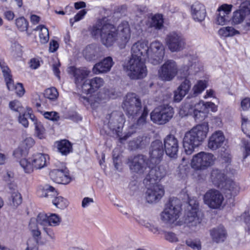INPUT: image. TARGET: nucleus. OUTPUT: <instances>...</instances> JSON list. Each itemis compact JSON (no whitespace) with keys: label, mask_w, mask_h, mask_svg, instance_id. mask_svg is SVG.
I'll return each instance as SVG.
<instances>
[{"label":"nucleus","mask_w":250,"mask_h":250,"mask_svg":"<svg viewBox=\"0 0 250 250\" xmlns=\"http://www.w3.org/2000/svg\"><path fill=\"white\" fill-rule=\"evenodd\" d=\"M100 13L103 17L98 19L96 23L88 28L91 36L95 39L100 37L102 43L106 47L111 46L116 42L120 48H125L131 39V31L129 22L123 21L116 28L110 22V10L103 8Z\"/></svg>","instance_id":"f257e3e1"},{"label":"nucleus","mask_w":250,"mask_h":250,"mask_svg":"<svg viewBox=\"0 0 250 250\" xmlns=\"http://www.w3.org/2000/svg\"><path fill=\"white\" fill-rule=\"evenodd\" d=\"M149 47L145 41H138L131 47V56L124 65V70L127 72L131 79L138 80L146 77L147 70L145 64L146 60L149 62Z\"/></svg>","instance_id":"f03ea898"},{"label":"nucleus","mask_w":250,"mask_h":250,"mask_svg":"<svg viewBox=\"0 0 250 250\" xmlns=\"http://www.w3.org/2000/svg\"><path fill=\"white\" fill-rule=\"evenodd\" d=\"M149 155V164L146 162V159L143 155L129 157L128 159L127 164L131 171L141 174L147 169L149 171L152 168L161 166L166 169L164 166H158L164 155L163 144L161 140H156L152 142Z\"/></svg>","instance_id":"7ed1b4c3"},{"label":"nucleus","mask_w":250,"mask_h":250,"mask_svg":"<svg viewBox=\"0 0 250 250\" xmlns=\"http://www.w3.org/2000/svg\"><path fill=\"white\" fill-rule=\"evenodd\" d=\"M166 172V169L162 166L152 168L144 180V184L147 187L146 199L148 203H156L164 195V188L158 183L165 176Z\"/></svg>","instance_id":"20e7f679"},{"label":"nucleus","mask_w":250,"mask_h":250,"mask_svg":"<svg viewBox=\"0 0 250 250\" xmlns=\"http://www.w3.org/2000/svg\"><path fill=\"white\" fill-rule=\"evenodd\" d=\"M209 127L207 123L199 124L187 132L183 139V147L186 153L191 154L195 148L200 146L206 138Z\"/></svg>","instance_id":"39448f33"},{"label":"nucleus","mask_w":250,"mask_h":250,"mask_svg":"<svg viewBox=\"0 0 250 250\" xmlns=\"http://www.w3.org/2000/svg\"><path fill=\"white\" fill-rule=\"evenodd\" d=\"M210 180L214 186L223 189L225 193L230 194V196H235L239 192L238 184L231 179H227L224 171L213 169L210 172Z\"/></svg>","instance_id":"423d86ee"},{"label":"nucleus","mask_w":250,"mask_h":250,"mask_svg":"<svg viewBox=\"0 0 250 250\" xmlns=\"http://www.w3.org/2000/svg\"><path fill=\"white\" fill-rule=\"evenodd\" d=\"M181 214V208L178 199L176 198H170L161 213V219L164 223L171 225L177 220Z\"/></svg>","instance_id":"0eeeda50"},{"label":"nucleus","mask_w":250,"mask_h":250,"mask_svg":"<svg viewBox=\"0 0 250 250\" xmlns=\"http://www.w3.org/2000/svg\"><path fill=\"white\" fill-rule=\"evenodd\" d=\"M198 211L199 203L196 198H189L186 210L185 222L193 230H195L194 228L199 225L202 221L198 215Z\"/></svg>","instance_id":"6e6552de"},{"label":"nucleus","mask_w":250,"mask_h":250,"mask_svg":"<svg viewBox=\"0 0 250 250\" xmlns=\"http://www.w3.org/2000/svg\"><path fill=\"white\" fill-rule=\"evenodd\" d=\"M122 106L126 114L132 117L137 116L142 108L140 99L134 93L127 94Z\"/></svg>","instance_id":"1a4fd4ad"},{"label":"nucleus","mask_w":250,"mask_h":250,"mask_svg":"<svg viewBox=\"0 0 250 250\" xmlns=\"http://www.w3.org/2000/svg\"><path fill=\"white\" fill-rule=\"evenodd\" d=\"M174 113L172 107L168 105H164L155 108L150 113V119L156 124L163 125L172 118Z\"/></svg>","instance_id":"9d476101"},{"label":"nucleus","mask_w":250,"mask_h":250,"mask_svg":"<svg viewBox=\"0 0 250 250\" xmlns=\"http://www.w3.org/2000/svg\"><path fill=\"white\" fill-rule=\"evenodd\" d=\"M125 119L124 114L121 111H115L111 114L106 115L104 124L113 132H115L118 136L120 137Z\"/></svg>","instance_id":"9b49d317"},{"label":"nucleus","mask_w":250,"mask_h":250,"mask_svg":"<svg viewBox=\"0 0 250 250\" xmlns=\"http://www.w3.org/2000/svg\"><path fill=\"white\" fill-rule=\"evenodd\" d=\"M214 160L212 153L201 151L193 156L190 165L195 170H203L213 165Z\"/></svg>","instance_id":"f8f14e48"},{"label":"nucleus","mask_w":250,"mask_h":250,"mask_svg":"<svg viewBox=\"0 0 250 250\" xmlns=\"http://www.w3.org/2000/svg\"><path fill=\"white\" fill-rule=\"evenodd\" d=\"M166 44L172 52L183 50L186 46V39L180 32L172 31L167 34L165 39Z\"/></svg>","instance_id":"ddd939ff"},{"label":"nucleus","mask_w":250,"mask_h":250,"mask_svg":"<svg viewBox=\"0 0 250 250\" xmlns=\"http://www.w3.org/2000/svg\"><path fill=\"white\" fill-rule=\"evenodd\" d=\"M0 68L3 73L8 89L10 91L15 90L16 93L18 96H22L25 93V90L22 84L17 83L16 85L14 84L12 76L11 74V71L4 62H0Z\"/></svg>","instance_id":"4468645a"},{"label":"nucleus","mask_w":250,"mask_h":250,"mask_svg":"<svg viewBox=\"0 0 250 250\" xmlns=\"http://www.w3.org/2000/svg\"><path fill=\"white\" fill-rule=\"evenodd\" d=\"M204 202L209 208L220 209L224 200L223 194L218 190L211 189L204 194Z\"/></svg>","instance_id":"2eb2a0df"},{"label":"nucleus","mask_w":250,"mask_h":250,"mask_svg":"<svg viewBox=\"0 0 250 250\" xmlns=\"http://www.w3.org/2000/svg\"><path fill=\"white\" fill-rule=\"evenodd\" d=\"M178 69L176 62L172 60L167 61L158 70L159 78L164 81H170L177 75Z\"/></svg>","instance_id":"dca6fc26"},{"label":"nucleus","mask_w":250,"mask_h":250,"mask_svg":"<svg viewBox=\"0 0 250 250\" xmlns=\"http://www.w3.org/2000/svg\"><path fill=\"white\" fill-rule=\"evenodd\" d=\"M165 55L163 44L159 41H155L150 43L149 47V62L156 65L161 62Z\"/></svg>","instance_id":"f3484780"},{"label":"nucleus","mask_w":250,"mask_h":250,"mask_svg":"<svg viewBox=\"0 0 250 250\" xmlns=\"http://www.w3.org/2000/svg\"><path fill=\"white\" fill-rule=\"evenodd\" d=\"M60 168L50 171L49 175L54 182L61 184H68L71 181L69 171L64 164L61 163Z\"/></svg>","instance_id":"a211bd4d"},{"label":"nucleus","mask_w":250,"mask_h":250,"mask_svg":"<svg viewBox=\"0 0 250 250\" xmlns=\"http://www.w3.org/2000/svg\"><path fill=\"white\" fill-rule=\"evenodd\" d=\"M148 109L146 106L143 108L141 116L138 119L136 123H134L128 127L127 132L123 137H120L119 142L121 143H124V142L126 140L133 134L136 132V129L140 128L145 125L146 123V119L148 115Z\"/></svg>","instance_id":"6ab92c4d"},{"label":"nucleus","mask_w":250,"mask_h":250,"mask_svg":"<svg viewBox=\"0 0 250 250\" xmlns=\"http://www.w3.org/2000/svg\"><path fill=\"white\" fill-rule=\"evenodd\" d=\"M250 14V0L241 3L238 9L233 12L231 18V23L233 25L241 24Z\"/></svg>","instance_id":"aec40b11"},{"label":"nucleus","mask_w":250,"mask_h":250,"mask_svg":"<svg viewBox=\"0 0 250 250\" xmlns=\"http://www.w3.org/2000/svg\"><path fill=\"white\" fill-rule=\"evenodd\" d=\"M164 145L166 154L171 158H176L179 148L177 138L171 134L167 135L164 139Z\"/></svg>","instance_id":"412c9836"},{"label":"nucleus","mask_w":250,"mask_h":250,"mask_svg":"<svg viewBox=\"0 0 250 250\" xmlns=\"http://www.w3.org/2000/svg\"><path fill=\"white\" fill-rule=\"evenodd\" d=\"M38 220L40 225H49L53 227H57L60 225L62 219L56 213H40L38 215Z\"/></svg>","instance_id":"4be33fe9"},{"label":"nucleus","mask_w":250,"mask_h":250,"mask_svg":"<svg viewBox=\"0 0 250 250\" xmlns=\"http://www.w3.org/2000/svg\"><path fill=\"white\" fill-rule=\"evenodd\" d=\"M114 64L112 58L106 57L93 66L92 72L96 75L106 73L110 71Z\"/></svg>","instance_id":"5701e85b"},{"label":"nucleus","mask_w":250,"mask_h":250,"mask_svg":"<svg viewBox=\"0 0 250 250\" xmlns=\"http://www.w3.org/2000/svg\"><path fill=\"white\" fill-rule=\"evenodd\" d=\"M189 66H184L180 69L181 73L183 74V77L187 78L189 75H195L197 72L203 69V65L201 62L197 58H192L190 61Z\"/></svg>","instance_id":"b1692460"},{"label":"nucleus","mask_w":250,"mask_h":250,"mask_svg":"<svg viewBox=\"0 0 250 250\" xmlns=\"http://www.w3.org/2000/svg\"><path fill=\"white\" fill-rule=\"evenodd\" d=\"M190 87V81L186 78L174 91V101L176 103L180 102L188 93Z\"/></svg>","instance_id":"393cba45"},{"label":"nucleus","mask_w":250,"mask_h":250,"mask_svg":"<svg viewBox=\"0 0 250 250\" xmlns=\"http://www.w3.org/2000/svg\"><path fill=\"white\" fill-rule=\"evenodd\" d=\"M225 141V136L222 131H216L209 137L208 146L211 150H216L220 147Z\"/></svg>","instance_id":"a878e982"},{"label":"nucleus","mask_w":250,"mask_h":250,"mask_svg":"<svg viewBox=\"0 0 250 250\" xmlns=\"http://www.w3.org/2000/svg\"><path fill=\"white\" fill-rule=\"evenodd\" d=\"M191 13L194 21L201 22L206 17L205 7L199 1H196L191 6Z\"/></svg>","instance_id":"bb28decb"},{"label":"nucleus","mask_w":250,"mask_h":250,"mask_svg":"<svg viewBox=\"0 0 250 250\" xmlns=\"http://www.w3.org/2000/svg\"><path fill=\"white\" fill-rule=\"evenodd\" d=\"M31 161L33 163L35 168L40 169L47 166L49 162V156L44 153H37L33 155Z\"/></svg>","instance_id":"cd10ccee"},{"label":"nucleus","mask_w":250,"mask_h":250,"mask_svg":"<svg viewBox=\"0 0 250 250\" xmlns=\"http://www.w3.org/2000/svg\"><path fill=\"white\" fill-rule=\"evenodd\" d=\"M210 234L212 240L216 243L224 242L227 236L226 230L222 226L210 230Z\"/></svg>","instance_id":"c85d7f7f"},{"label":"nucleus","mask_w":250,"mask_h":250,"mask_svg":"<svg viewBox=\"0 0 250 250\" xmlns=\"http://www.w3.org/2000/svg\"><path fill=\"white\" fill-rule=\"evenodd\" d=\"M55 145L58 151L62 155L66 156L73 151L72 144L66 139L56 141Z\"/></svg>","instance_id":"c756f323"},{"label":"nucleus","mask_w":250,"mask_h":250,"mask_svg":"<svg viewBox=\"0 0 250 250\" xmlns=\"http://www.w3.org/2000/svg\"><path fill=\"white\" fill-rule=\"evenodd\" d=\"M39 225H40V223L38 220L37 216L36 218H31L28 225L29 231L37 242L41 238V231L39 228Z\"/></svg>","instance_id":"7c9ffc66"},{"label":"nucleus","mask_w":250,"mask_h":250,"mask_svg":"<svg viewBox=\"0 0 250 250\" xmlns=\"http://www.w3.org/2000/svg\"><path fill=\"white\" fill-rule=\"evenodd\" d=\"M149 143V139L146 136H139L130 141L128 147L131 150L143 148Z\"/></svg>","instance_id":"2f4dec72"},{"label":"nucleus","mask_w":250,"mask_h":250,"mask_svg":"<svg viewBox=\"0 0 250 250\" xmlns=\"http://www.w3.org/2000/svg\"><path fill=\"white\" fill-rule=\"evenodd\" d=\"M199 102L198 103L194 104V107L193 112L192 116L195 119V121L201 122L204 120L207 115V111L205 109L202 108L201 105L199 106Z\"/></svg>","instance_id":"473e14b6"},{"label":"nucleus","mask_w":250,"mask_h":250,"mask_svg":"<svg viewBox=\"0 0 250 250\" xmlns=\"http://www.w3.org/2000/svg\"><path fill=\"white\" fill-rule=\"evenodd\" d=\"M35 31H39L40 42L42 44L46 43L49 39V31L48 28L43 25H39L35 29Z\"/></svg>","instance_id":"72a5a7b5"},{"label":"nucleus","mask_w":250,"mask_h":250,"mask_svg":"<svg viewBox=\"0 0 250 250\" xmlns=\"http://www.w3.org/2000/svg\"><path fill=\"white\" fill-rule=\"evenodd\" d=\"M164 19L162 14H157L152 16L149 26L160 30L163 27Z\"/></svg>","instance_id":"f704fd0d"},{"label":"nucleus","mask_w":250,"mask_h":250,"mask_svg":"<svg viewBox=\"0 0 250 250\" xmlns=\"http://www.w3.org/2000/svg\"><path fill=\"white\" fill-rule=\"evenodd\" d=\"M219 35L222 38H228L239 34V31L231 26H227L221 28L218 31Z\"/></svg>","instance_id":"c9c22d12"},{"label":"nucleus","mask_w":250,"mask_h":250,"mask_svg":"<svg viewBox=\"0 0 250 250\" xmlns=\"http://www.w3.org/2000/svg\"><path fill=\"white\" fill-rule=\"evenodd\" d=\"M73 75L75 83L78 84L84 80L89 74V71L81 68H73Z\"/></svg>","instance_id":"e433bc0d"},{"label":"nucleus","mask_w":250,"mask_h":250,"mask_svg":"<svg viewBox=\"0 0 250 250\" xmlns=\"http://www.w3.org/2000/svg\"><path fill=\"white\" fill-rule=\"evenodd\" d=\"M19 163L25 173L29 174L33 171L34 166L33 163L31 161V158L21 159L19 161Z\"/></svg>","instance_id":"4c0bfd02"},{"label":"nucleus","mask_w":250,"mask_h":250,"mask_svg":"<svg viewBox=\"0 0 250 250\" xmlns=\"http://www.w3.org/2000/svg\"><path fill=\"white\" fill-rule=\"evenodd\" d=\"M9 201L11 205L16 207L21 203L22 197L17 190L15 189L11 190Z\"/></svg>","instance_id":"58836bf2"},{"label":"nucleus","mask_w":250,"mask_h":250,"mask_svg":"<svg viewBox=\"0 0 250 250\" xmlns=\"http://www.w3.org/2000/svg\"><path fill=\"white\" fill-rule=\"evenodd\" d=\"M208 81L206 80H199L193 86L192 90L194 96H197L201 94L207 88Z\"/></svg>","instance_id":"ea45409f"},{"label":"nucleus","mask_w":250,"mask_h":250,"mask_svg":"<svg viewBox=\"0 0 250 250\" xmlns=\"http://www.w3.org/2000/svg\"><path fill=\"white\" fill-rule=\"evenodd\" d=\"M139 223L141 225L144 226L146 228L148 229L150 231L155 235H159L162 234L163 230L160 229L157 226L152 223L146 222L144 220H140L139 221Z\"/></svg>","instance_id":"a19ab883"},{"label":"nucleus","mask_w":250,"mask_h":250,"mask_svg":"<svg viewBox=\"0 0 250 250\" xmlns=\"http://www.w3.org/2000/svg\"><path fill=\"white\" fill-rule=\"evenodd\" d=\"M194 104L186 103L183 104L179 109V114L182 117L192 115Z\"/></svg>","instance_id":"79ce46f5"},{"label":"nucleus","mask_w":250,"mask_h":250,"mask_svg":"<svg viewBox=\"0 0 250 250\" xmlns=\"http://www.w3.org/2000/svg\"><path fill=\"white\" fill-rule=\"evenodd\" d=\"M15 24L21 32L26 31L28 28V21L23 17H20L15 20Z\"/></svg>","instance_id":"37998d69"},{"label":"nucleus","mask_w":250,"mask_h":250,"mask_svg":"<svg viewBox=\"0 0 250 250\" xmlns=\"http://www.w3.org/2000/svg\"><path fill=\"white\" fill-rule=\"evenodd\" d=\"M52 203L56 208L61 209L66 208L69 204L66 199L58 195L53 199Z\"/></svg>","instance_id":"c03bdc74"},{"label":"nucleus","mask_w":250,"mask_h":250,"mask_svg":"<svg viewBox=\"0 0 250 250\" xmlns=\"http://www.w3.org/2000/svg\"><path fill=\"white\" fill-rule=\"evenodd\" d=\"M43 196L45 197H51L54 198L58 195L56 189L49 185H45L42 188Z\"/></svg>","instance_id":"a18cd8bd"},{"label":"nucleus","mask_w":250,"mask_h":250,"mask_svg":"<svg viewBox=\"0 0 250 250\" xmlns=\"http://www.w3.org/2000/svg\"><path fill=\"white\" fill-rule=\"evenodd\" d=\"M42 226L43 233L48 238L52 241H54L56 239V234L54 229L52 228L53 226H49V225H40Z\"/></svg>","instance_id":"49530a36"},{"label":"nucleus","mask_w":250,"mask_h":250,"mask_svg":"<svg viewBox=\"0 0 250 250\" xmlns=\"http://www.w3.org/2000/svg\"><path fill=\"white\" fill-rule=\"evenodd\" d=\"M44 96L50 101H54L58 99L59 93L55 87H52L44 91Z\"/></svg>","instance_id":"de8ad7c7"},{"label":"nucleus","mask_w":250,"mask_h":250,"mask_svg":"<svg viewBox=\"0 0 250 250\" xmlns=\"http://www.w3.org/2000/svg\"><path fill=\"white\" fill-rule=\"evenodd\" d=\"M201 105L202 108L205 109L206 111H207V113L208 111V110L210 109L211 111L213 112H215L218 110V106L213 103L210 102H205L203 101H199V104L198 105L200 106Z\"/></svg>","instance_id":"09e8293b"},{"label":"nucleus","mask_w":250,"mask_h":250,"mask_svg":"<svg viewBox=\"0 0 250 250\" xmlns=\"http://www.w3.org/2000/svg\"><path fill=\"white\" fill-rule=\"evenodd\" d=\"M94 92L101 87L104 83V80L100 77L89 79Z\"/></svg>","instance_id":"8fccbe9b"},{"label":"nucleus","mask_w":250,"mask_h":250,"mask_svg":"<svg viewBox=\"0 0 250 250\" xmlns=\"http://www.w3.org/2000/svg\"><path fill=\"white\" fill-rule=\"evenodd\" d=\"M241 128L243 132L250 138V121L245 117H242Z\"/></svg>","instance_id":"3c124183"},{"label":"nucleus","mask_w":250,"mask_h":250,"mask_svg":"<svg viewBox=\"0 0 250 250\" xmlns=\"http://www.w3.org/2000/svg\"><path fill=\"white\" fill-rule=\"evenodd\" d=\"M243 153V159H245L250 155V142L245 139L242 140V146L241 147Z\"/></svg>","instance_id":"603ef678"},{"label":"nucleus","mask_w":250,"mask_h":250,"mask_svg":"<svg viewBox=\"0 0 250 250\" xmlns=\"http://www.w3.org/2000/svg\"><path fill=\"white\" fill-rule=\"evenodd\" d=\"M35 128V134L40 139H42L45 137V129L41 122L36 123L34 125Z\"/></svg>","instance_id":"864d4df0"},{"label":"nucleus","mask_w":250,"mask_h":250,"mask_svg":"<svg viewBox=\"0 0 250 250\" xmlns=\"http://www.w3.org/2000/svg\"><path fill=\"white\" fill-rule=\"evenodd\" d=\"M187 245L193 250H201L202 249L201 243L200 240L191 239H187L186 241Z\"/></svg>","instance_id":"5fc2aeb1"},{"label":"nucleus","mask_w":250,"mask_h":250,"mask_svg":"<svg viewBox=\"0 0 250 250\" xmlns=\"http://www.w3.org/2000/svg\"><path fill=\"white\" fill-rule=\"evenodd\" d=\"M162 233L164 235L165 239L170 243H176L179 241L177 235L172 231L163 230Z\"/></svg>","instance_id":"6e6d98bb"},{"label":"nucleus","mask_w":250,"mask_h":250,"mask_svg":"<svg viewBox=\"0 0 250 250\" xmlns=\"http://www.w3.org/2000/svg\"><path fill=\"white\" fill-rule=\"evenodd\" d=\"M28 151L20 146L16 149L13 152V155L15 158L19 159V161L21 159L25 158L27 156Z\"/></svg>","instance_id":"4d7b16f0"},{"label":"nucleus","mask_w":250,"mask_h":250,"mask_svg":"<svg viewBox=\"0 0 250 250\" xmlns=\"http://www.w3.org/2000/svg\"><path fill=\"white\" fill-rule=\"evenodd\" d=\"M9 107L11 110L18 112L20 113H22L23 110V108L22 106L21 103L17 100H14L10 102L9 103Z\"/></svg>","instance_id":"13d9d810"},{"label":"nucleus","mask_w":250,"mask_h":250,"mask_svg":"<svg viewBox=\"0 0 250 250\" xmlns=\"http://www.w3.org/2000/svg\"><path fill=\"white\" fill-rule=\"evenodd\" d=\"M34 144L35 141L34 139L31 137H27L22 142L20 146L28 151V150L31 148Z\"/></svg>","instance_id":"bf43d9fd"},{"label":"nucleus","mask_w":250,"mask_h":250,"mask_svg":"<svg viewBox=\"0 0 250 250\" xmlns=\"http://www.w3.org/2000/svg\"><path fill=\"white\" fill-rule=\"evenodd\" d=\"M232 8V5L231 4H223L218 7L217 10L219 13L223 14L229 16V15L231 11Z\"/></svg>","instance_id":"052dcab7"},{"label":"nucleus","mask_w":250,"mask_h":250,"mask_svg":"<svg viewBox=\"0 0 250 250\" xmlns=\"http://www.w3.org/2000/svg\"><path fill=\"white\" fill-rule=\"evenodd\" d=\"M43 116L45 118L52 121H58L60 119L58 113L55 111L44 112Z\"/></svg>","instance_id":"680f3d73"},{"label":"nucleus","mask_w":250,"mask_h":250,"mask_svg":"<svg viewBox=\"0 0 250 250\" xmlns=\"http://www.w3.org/2000/svg\"><path fill=\"white\" fill-rule=\"evenodd\" d=\"M82 90L83 93L91 94L94 92L89 79L86 80L82 86Z\"/></svg>","instance_id":"e2e57ef3"},{"label":"nucleus","mask_w":250,"mask_h":250,"mask_svg":"<svg viewBox=\"0 0 250 250\" xmlns=\"http://www.w3.org/2000/svg\"><path fill=\"white\" fill-rule=\"evenodd\" d=\"M87 11L85 9H83L77 13L73 19L70 20V22L72 25L75 22L78 21L83 19L86 15Z\"/></svg>","instance_id":"0e129e2a"},{"label":"nucleus","mask_w":250,"mask_h":250,"mask_svg":"<svg viewBox=\"0 0 250 250\" xmlns=\"http://www.w3.org/2000/svg\"><path fill=\"white\" fill-rule=\"evenodd\" d=\"M118 152V149H114L113 151V161L115 167L118 170H120V160H119L120 155L118 154L116 155V152Z\"/></svg>","instance_id":"69168bd1"},{"label":"nucleus","mask_w":250,"mask_h":250,"mask_svg":"<svg viewBox=\"0 0 250 250\" xmlns=\"http://www.w3.org/2000/svg\"><path fill=\"white\" fill-rule=\"evenodd\" d=\"M241 107L242 110L247 111L250 108V98L245 97L241 101Z\"/></svg>","instance_id":"338daca9"},{"label":"nucleus","mask_w":250,"mask_h":250,"mask_svg":"<svg viewBox=\"0 0 250 250\" xmlns=\"http://www.w3.org/2000/svg\"><path fill=\"white\" fill-rule=\"evenodd\" d=\"M229 19L228 15L219 13L217 18V23L219 25H223L229 21Z\"/></svg>","instance_id":"774afa93"}]
</instances>
